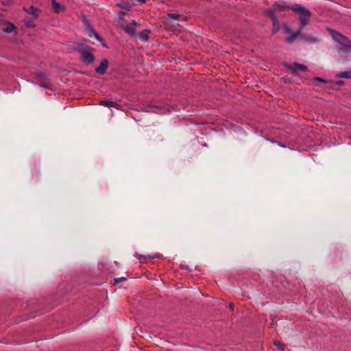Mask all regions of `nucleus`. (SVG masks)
<instances>
[{
	"instance_id": "6ab92c4d",
	"label": "nucleus",
	"mask_w": 351,
	"mask_h": 351,
	"mask_svg": "<svg viewBox=\"0 0 351 351\" xmlns=\"http://www.w3.org/2000/svg\"><path fill=\"white\" fill-rule=\"evenodd\" d=\"M126 278L125 277H121V278H115L114 279V284H117L121 281H124L125 280Z\"/></svg>"
},
{
	"instance_id": "4be33fe9",
	"label": "nucleus",
	"mask_w": 351,
	"mask_h": 351,
	"mask_svg": "<svg viewBox=\"0 0 351 351\" xmlns=\"http://www.w3.org/2000/svg\"><path fill=\"white\" fill-rule=\"evenodd\" d=\"M141 38H142V40L147 41L148 40V36L147 35H143L142 34L141 35Z\"/></svg>"
},
{
	"instance_id": "aec40b11",
	"label": "nucleus",
	"mask_w": 351,
	"mask_h": 351,
	"mask_svg": "<svg viewBox=\"0 0 351 351\" xmlns=\"http://www.w3.org/2000/svg\"><path fill=\"white\" fill-rule=\"evenodd\" d=\"M40 86H42V87H44L45 88H50V84L47 82H41L40 84Z\"/></svg>"
},
{
	"instance_id": "f8f14e48",
	"label": "nucleus",
	"mask_w": 351,
	"mask_h": 351,
	"mask_svg": "<svg viewBox=\"0 0 351 351\" xmlns=\"http://www.w3.org/2000/svg\"><path fill=\"white\" fill-rule=\"evenodd\" d=\"M336 76L341 78L351 79V71H343L338 73Z\"/></svg>"
},
{
	"instance_id": "39448f33",
	"label": "nucleus",
	"mask_w": 351,
	"mask_h": 351,
	"mask_svg": "<svg viewBox=\"0 0 351 351\" xmlns=\"http://www.w3.org/2000/svg\"><path fill=\"white\" fill-rule=\"evenodd\" d=\"M307 69L306 65L298 62H294L290 66V69L293 73H297L298 71H306Z\"/></svg>"
},
{
	"instance_id": "9b49d317",
	"label": "nucleus",
	"mask_w": 351,
	"mask_h": 351,
	"mask_svg": "<svg viewBox=\"0 0 351 351\" xmlns=\"http://www.w3.org/2000/svg\"><path fill=\"white\" fill-rule=\"evenodd\" d=\"M16 29V27L12 23H8L7 27L3 29V32L5 33H10Z\"/></svg>"
},
{
	"instance_id": "20e7f679",
	"label": "nucleus",
	"mask_w": 351,
	"mask_h": 351,
	"mask_svg": "<svg viewBox=\"0 0 351 351\" xmlns=\"http://www.w3.org/2000/svg\"><path fill=\"white\" fill-rule=\"evenodd\" d=\"M108 65H109L108 60L106 58L103 59L101 61L100 64L97 67L95 68L96 73H97L100 75L105 74L108 69Z\"/></svg>"
},
{
	"instance_id": "f257e3e1",
	"label": "nucleus",
	"mask_w": 351,
	"mask_h": 351,
	"mask_svg": "<svg viewBox=\"0 0 351 351\" xmlns=\"http://www.w3.org/2000/svg\"><path fill=\"white\" fill-rule=\"evenodd\" d=\"M291 8L299 14V19L301 23V27L300 29L302 30V28L308 24L311 13L308 10L305 9L304 7L299 4H295L292 5Z\"/></svg>"
},
{
	"instance_id": "a878e982",
	"label": "nucleus",
	"mask_w": 351,
	"mask_h": 351,
	"mask_svg": "<svg viewBox=\"0 0 351 351\" xmlns=\"http://www.w3.org/2000/svg\"><path fill=\"white\" fill-rule=\"evenodd\" d=\"M132 24H133L134 25H137V23L136 22V21L133 20V21H132Z\"/></svg>"
},
{
	"instance_id": "a211bd4d",
	"label": "nucleus",
	"mask_w": 351,
	"mask_h": 351,
	"mask_svg": "<svg viewBox=\"0 0 351 351\" xmlns=\"http://www.w3.org/2000/svg\"><path fill=\"white\" fill-rule=\"evenodd\" d=\"M275 7H276V10H281V11H284V10H286L287 9L290 8L289 6L280 5L279 3L276 4Z\"/></svg>"
},
{
	"instance_id": "b1692460",
	"label": "nucleus",
	"mask_w": 351,
	"mask_h": 351,
	"mask_svg": "<svg viewBox=\"0 0 351 351\" xmlns=\"http://www.w3.org/2000/svg\"><path fill=\"white\" fill-rule=\"evenodd\" d=\"M43 75H44V74H43V73H38L37 74V76H38V77H43Z\"/></svg>"
},
{
	"instance_id": "7ed1b4c3",
	"label": "nucleus",
	"mask_w": 351,
	"mask_h": 351,
	"mask_svg": "<svg viewBox=\"0 0 351 351\" xmlns=\"http://www.w3.org/2000/svg\"><path fill=\"white\" fill-rule=\"evenodd\" d=\"M79 53L81 56V60L87 64H91L95 60V56L92 53L90 48H82L79 49Z\"/></svg>"
},
{
	"instance_id": "bb28decb",
	"label": "nucleus",
	"mask_w": 351,
	"mask_h": 351,
	"mask_svg": "<svg viewBox=\"0 0 351 351\" xmlns=\"http://www.w3.org/2000/svg\"><path fill=\"white\" fill-rule=\"evenodd\" d=\"M136 257H137L138 258H140L142 256L141 255L138 256L137 254H136Z\"/></svg>"
},
{
	"instance_id": "423d86ee",
	"label": "nucleus",
	"mask_w": 351,
	"mask_h": 351,
	"mask_svg": "<svg viewBox=\"0 0 351 351\" xmlns=\"http://www.w3.org/2000/svg\"><path fill=\"white\" fill-rule=\"evenodd\" d=\"M25 12H27L29 14H32L34 16V19H37L40 14V10L36 8V7L31 5L27 9H25Z\"/></svg>"
},
{
	"instance_id": "1a4fd4ad",
	"label": "nucleus",
	"mask_w": 351,
	"mask_h": 351,
	"mask_svg": "<svg viewBox=\"0 0 351 351\" xmlns=\"http://www.w3.org/2000/svg\"><path fill=\"white\" fill-rule=\"evenodd\" d=\"M100 104L101 106L108 107V108H118L119 107V105L117 103L112 101L103 100V101H100Z\"/></svg>"
},
{
	"instance_id": "6e6552de",
	"label": "nucleus",
	"mask_w": 351,
	"mask_h": 351,
	"mask_svg": "<svg viewBox=\"0 0 351 351\" xmlns=\"http://www.w3.org/2000/svg\"><path fill=\"white\" fill-rule=\"evenodd\" d=\"M117 6L126 10H130L132 6L133 5L129 0H122L117 4Z\"/></svg>"
},
{
	"instance_id": "0eeeda50",
	"label": "nucleus",
	"mask_w": 351,
	"mask_h": 351,
	"mask_svg": "<svg viewBox=\"0 0 351 351\" xmlns=\"http://www.w3.org/2000/svg\"><path fill=\"white\" fill-rule=\"evenodd\" d=\"M51 5L53 11L56 13H59L64 10V6L56 1H51Z\"/></svg>"
},
{
	"instance_id": "5701e85b",
	"label": "nucleus",
	"mask_w": 351,
	"mask_h": 351,
	"mask_svg": "<svg viewBox=\"0 0 351 351\" xmlns=\"http://www.w3.org/2000/svg\"><path fill=\"white\" fill-rule=\"evenodd\" d=\"M277 144L281 147H285V145L281 142H277Z\"/></svg>"
},
{
	"instance_id": "ddd939ff",
	"label": "nucleus",
	"mask_w": 351,
	"mask_h": 351,
	"mask_svg": "<svg viewBox=\"0 0 351 351\" xmlns=\"http://www.w3.org/2000/svg\"><path fill=\"white\" fill-rule=\"evenodd\" d=\"M24 23L27 27H34L36 26L34 21L29 18H25Z\"/></svg>"
},
{
	"instance_id": "2eb2a0df",
	"label": "nucleus",
	"mask_w": 351,
	"mask_h": 351,
	"mask_svg": "<svg viewBox=\"0 0 351 351\" xmlns=\"http://www.w3.org/2000/svg\"><path fill=\"white\" fill-rule=\"evenodd\" d=\"M180 17H182V16L177 13H169L167 14V19L178 20Z\"/></svg>"
},
{
	"instance_id": "f3484780",
	"label": "nucleus",
	"mask_w": 351,
	"mask_h": 351,
	"mask_svg": "<svg viewBox=\"0 0 351 351\" xmlns=\"http://www.w3.org/2000/svg\"><path fill=\"white\" fill-rule=\"evenodd\" d=\"M132 5H141L146 2V0H129Z\"/></svg>"
},
{
	"instance_id": "dca6fc26",
	"label": "nucleus",
	"mask_w": 351,
	"mask_h": 351,
	"mask_svg": "<svg viewBox=\"0 0 351 351\" xmlns=\"http://www.w3.org/2000/svg\"><path fill=\"white\" fill-rule=\"evenodd\" d=\"M88 35L90 37L94 36L97 40L101 41L102 40L101 38L99 36V35L96 32H95L93 29H90L89 31Z\"/></svg>"
},
{
	"instance_id": "9d476101",
	"label": "nucleus",
	"mask_w": 351,
	"mask_h": 351,
	"mask_svg": "<svg viewBox=\"0 0 351 351\" xmlns=\"http://www.w3.org/2000/svg\"><path fill=\"white\" fill-rule=\"evenodd\" d=\"M300 32H301V29H298L293 35H291L289 37H287L285 38V40L289 43H292L299 36Z\"/></svg>"
},
{
	"instance_id": "412c9836",
	"label": "nucleus",
	"mask_w": 351,
	"mask_h": 351,
	"mask_svg": "<svg viewBox=\"0 0 351 351\" xmlns=\"http://www.w3.org/2000/svg\"><path fill=\"white\" fill-rule=\"evenodd\" d=\"M315 80L317 82H325V80L319 77H315Z\"/></svg>"
},
{
	"instance_id": "393cba45",
	"label": "nucleus",
	"mask_w": 351,
	"mask_h": 351,
	"mask_svg": "<svg viewBox=\"0 0 351 351\" xmlns=\"http://www.w3.org/2000/svg\"><path fill=\"white\" fill-rule=\"evenodd\" d=\"M230 308L233 310L234 309V304H230Z\"/></svg>"
},
{
	"instance_id": "f03ea898",
	"label": "nucleus",
	"mask_w": 351,
	"mask_h": 351,
	"mask_svg": "<svg viewBox=\"0 0 351 351\" xmlns=\"http://www.w3.org/2000/svg\"><path fill=\"white\" fill-rule=\"evenodd\" d=\"M331 35L334 40L341 45L343 49H351V42L346 36L335 30H331Z\"/></svg>"
},
{
	"instance_id": "4468645a",
	"label": "nucleus",
	"mask_w": 351,
	"mask_h": 351,
	"mask_svg": "<svg viewBox=\"0 0 351 351\" xmlns=\"http://www.w3.org/2000/svg\"><path fill=\"white\" fill-rule=\"evenodd\" d=\"M124 30L130 35H134L136 32V29L133 27L129 26L128 25L123 27Z\"/></svg>"
}]
</instances>
